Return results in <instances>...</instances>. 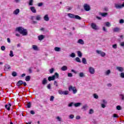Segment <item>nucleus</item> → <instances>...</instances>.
<instances>
[{"label":"nucleus","instance_id":"obj_18","mask_svg":"<svg viewBox=\"0 0 124 124\" xmlns=\"http://www.w3.org/2000/svg\"><path fill=\"white\" fill-rule=\"evenodd\" d=\"M78 43L81 44V45H84V41L82 39H79L78 41Z\"/></svg>","mask_w":124,"mask_h":124},{"label":"nucleus","instance_id":"obj_59","mask_svg":"<svg viewBox=\"0 0 124 124\" xmlns=\"http://www.w3.org/2000/svg\"><path fill=\"white\" fill-rule=\"evenodd\" d=\"M120 24H124V19H121L119 21Z\"/></svg>","mask_w":124,"mask_h":124},{"label":"nucleus","instance_id":"obj_50","mask_svg":"<svg viewBox=\"0 0 124 124\" xmlns=\"http://www.w3.org/2000/svg\"><path fill=\"white\" fill-rule=\"evenodd\" d=\"M120 77L121 78H124V73L122 72L120 74Z\"/></svg>","mask_w":124,"mask_h":124},{"label":"nucleus","instance_id":"obj_38","mask_svg":"<svg viewBox=\"0 0 124 124\" xmlns=\"http://www.w3.org/2000/svg\"><path fill=\"white\" fill-rule=\"evenodd\" d=\"M76 61L78 62H81V60H80V58H79V57L76 58Z\"/></svg>","mask_w":124,"mask_h":124},{"label":"nucleus","instance_id":"obj_60","mask_svg":"<svg viewBox=\"0 0 124 124\" xmlns=\"http://www.w3.org/2000/svg\"><path fill=\"white\" fill-rule=\"evenodd\" d=\"M72 76H73V75H72V74L69 73H68V77H72Z\"/></svg>","mask_w":124,"mask_h":124},{"label":"nucleus","instance_id":"obj_40","mask_svg":"<svg viewBox=\"0 0 124 124\" xmlns=\"http://www.w3.org/2000/svg\"><path fill=\"white\" fill-rule=\"evenodd\" d=\"M68 93H69V92H68V91H63V94H64L65 95H66V94H68Z\"/></svg>","mask_w":124,"mask_h":124},{"label":"nucleus","instance_id":"obj_57","mask_svg":"<svg viewBox=\"0 0 124 124\" xmlns=\"http://www.w3.org/2000/svg\"><path fill=\"white\" fill-rule=\"evenodd\" d=\"M70 119H74V115L73 114H71L69 116Z\"/></svg>","mask_w":124,"mask_h":124},{"label":"nucleus","instance_id":"obj_62","mask_svg":"<svg viewBox=\"0 0 124 124\" xmlns=\"http://www.w3.org/2000/svg\"><path fill=\"white\" fill-rule=\"evenodd\" d=\"M30 113L31 115H34V114H35V112H34V111L33 110H31L30 111Z\"/></svg>","mask_w":124,"mask_h":124},{"label":"nucleus","instance_id":"obj_12","mask_svg":"<svg viewBox=\"0 0 124 124\" xmlns=\"http://www.w3.org/2000/svg\"><path fill=\"white\" fill-rule=\"evenodd\" d=\"M30 9L31 10L32 13H36V10L35 9V7L31 6L30 8Z\"/></svg>","mask_w":124,"mask_h":124},{"label":"nucleus","instance_id":"obj_28","mask_svg":"<svg viewBox=\"0 0 124 124\" xmlns=\"http://www.w3.org/2000/svg\"><path fill=\"white\" fill-rule=\"evenodd\" d=\"M119 98L121 99V100H124V94H120L119 95Z\"/></svg>","mask_w":124,"mask_h":124},{"label":"nucleus","instance_id":"obj_42","mask_svg":"<svg viewBox=\"0 0 124 124\" xmlns=\"http://www.w3.org/2000/svg\"><path fill=\"white\" fill-rule=\"evenodd\" d=\"M63 92L64 91H62V90H61L58 91V93L59 94H63Z\"/></svg>","mask_w":124,"mask_h":124},{"label":"nucleus","instance_id":"obj_26","mask_svg":"<svg viewBox=\"0 0 124 124\" xmlns=\"http://www.w3.org/2000/svg\"><path fill=\"white\" fill-rule=\"evenodd\" d=\"M82 62L84 64H87V60L85 58L82 59Z\"/></svg>","mask_w":124,"mask_h":124},{"label":"nucleus","instance_id":"obj_51","mask_svg":"<svg viewBox=\"0 0 124 124\" xmlns=\"http://www.w3.org/2000/svg\"><path fill=\"white\" fill-rule=\"evenodd\" d=\"M38 6L40 7L42 6L43 5V2H40L37 4Z\"/></svg>","mask_w":124,"mask_h":124},{"label":"nucleus","instance_id":"obj_39","mask_svg":"<svg viewBox=\"0 0 124 124\" xmlns=\"http://www.w3.org/2000/svg\"><path fill=\"white\" fill-rule=\"evenodd\" d=\"M73 105H74V103L71 102L68 104V107H72V106H73Z\"/></svg>","mask_w":124,"mask_h":124},{"label":"nucleus","instance_id":"obj_61","mask_svg":"<svg viewBox=\"0 0 124 124\" xmlns=\"http://www.w3.org/2000/svg\"><path fill=\"white\" fill-rule=\"evenodd\" d=\"M101 107L102 108H105V107H106V106L105 104H101Z\"/></svg>","mask_w":124,"mask_h":124},{"label":"nucleus","instance_id":"obj_47","mask_svg":"<svg viewBox=\"0 0 124 124\" xmlns=\"http://www.w3.org/2000/svg\"><path fill=\"white\" fill-rule=\"evenodd\" d=\"M89 114H93V109H90L89 110Z\"/></svg>","mask_w":124,"mask_h":124},{"label":"nucleus","instance_id":"obj_19","mask_svg":"<svg viewBox=\"0 0 124 124\" xmlns=\"http://www.w3.org/2000/svg\"><path fill=\"white\" fill-rule=\"evenodd\" d=\"M110 73L111 71L110 70H108L105 72V74L106 76H108Z\"/></svg>","mask_w":124,"mask_h":124},{"label":"nucleus","instance_id":"obj_10","mask_svg":"<svg viewBox=\"0 0 124 124\" xmlns=\"http://www.w3.org/2000/svg\"><path fill=\"white\" fill-rule=\"evenodd\" d=\"M114 6L116 9H121V8H123L122 7V5L118 3H115L114 4Z\"/></svg>","mask_w":124,"mask_h":124},{"label":"nucleus","instance_id":"obj_52","mask_svg":"<svg viewBox=\"0 0 124 124\" xmlns=\"http://www.w3.org/2000/svg\"><path fill=\"white\" fill-rule=\"evenodd\" d=\"M116 108L117 110H122V107L120 106H117Z\"/></svg>","mask_w":124,"mask_h":124},{"label":"nucleus","instance_id":"obj_34","mask_svg":"<svg viewBox=\"0 0 124 124\" xmlns=\"http://www.w3.org/2000/svg\"><path fill=\"white\" fill-rule=\"evenodd\" d=\"M9 56H10V57H11L12 58V57H14V54H13V51L11 50L10 51Z\"/></svg>","mask_w":124,"mask_h":124},{"label":"nucleus","instance_id":"obj_17","mask_svg":"<svg viewBox=\"0 0 124 124\" xmlns=\"http://www.w3.org/2000/svg\"><path fill=\"white\" fill-rule=\"evenodd\" d=\"M44 19L45 21H49V16H48V15H46L44 17Z\"/></svg>","mask_w":124,"mask_h":124},{"label":"nucleus","instance_id":"obj_3","mask_svg":"<svg viewBox=\"0 0 124 124\" xmlns=\"http://www.w3.org/2000/svg\"><path fill=\"white\" fill-rule=\"evenodd\" d=\"M56 78H59V74H58V73H55L54 75L52 77H49L48 78V80L49 81H54Z\"/></svg>","mask_w":124,"mask_h":124},{"label":"nucleus","instance_id":"obj_6","mask_svg":"<svg viewBox=\"0 0 124 124\" xmlns=\"http://www.w3.org/2000/svg\"><path fill=\"white\" fill-rule=\"evenodd\" d=\"M91 27L93 30H94L95 31H97L98 30V26H96V24H95V23H91Z\"/></svg>","mask_w":124,"mask_h":124},{"label":"nucleus","instance_id":"obj_7","mask_svg":"<svg viewBox=\"0 0 124 124\" xmlns=\"http://www.w3.org/2000/svg\"><path fill=\"white\" fill-rule=\"evenodd\" d=\"M96 52L99 55H101V57H105V56H106V54H105L104 52H103L101 50H97Z\"/></svg>","mask_w":124,"mask_h":124},{"label":"nucleus","instance_id":"obj_5","mask_svg":"<svg viewBox=\"0 0 124 124\" xmlns=\"http://www.w3.org/2000/svg\"><path fill=\"white\" fill-rule=\"evenodd\" d=\"M83 8L85 11H90V10H91V7L90 6V5L88 4H84Z\"/></svg>","mask_w":124,"mask_h":124},{"label":"nucleus","instance_id":"obj_64","mask_svg":"<svg viewBox=\"0 0 124 124\" xmlns=\"http://www.w3.org/2000/svg\"><path fill=\"white\" fill-rule=\"evenodd\" d=\"M120 45L122 47H124V42L121 43Z\"/></svg>","mask_w":124,"mask_h":124},{"label":"nucleus","instance_id":"obj_21","mask_svg":"<svg viewBox=\"0 0 124 124\" xmlns=\"http://www.w3.org/2000/svg\"><path fill=\"white\" fill-rule=\"evenodd\" d=\"M32 48L35 51H37V50H38V47H37V46L36 45H32Z\"/></svg>","mask_w":124,"mask_h":124},{"label":"nucleus","instance_id":"obj_1","mask_svg":"<svg viewBox=\"0 0 124 124\" xmlns=\"http://www.w3.org/2000/svg\"><path fill=\"white\" fill-rule=\"evenodd\" d=\"M16 31H18L20 34H22L23 36H26L28 35V30L27 29H24L22 27H18L16 28Z\"/></svg>","mask_w":124,"mask_h":124},{"label":"nucleus","instance_id":"obj_27","mask_svg":"<svg viewBox=\"0 0 124 124\" xmlns=\"http://www.w3.org/2000/svg\"><path fill=\"white\" fill-rule=\"evenodd\" d=\"M38 39L39 40H42L43 39H44V35H41L40 36H38Z\"/></svg>","mask_w":124,"mask_h":124},{"label":"nucleus","instance_id":"obj_20","mask_svg":"<svg viewBox=\"0 0 124 124\" xmlns=\"http://www.w3.org/2000/svg\"><path fill=\"white\" fill-rule=\"evenodd\" d=\"M88 107H89L87 105H85L82 107L81 109H83V110H84V111H86V110H87Z\"/></svg>","mask_w":124,"mask_h":124},{"label":"nucleus","instance_id":"obj_14","mask_svg":"<svg viewBox=\"0 0 124 124\" xmlns=\"http://www.w3.org/2000/svg\"><path fill=\"white\" fill-rule=\"evenodd\" d=\"M5 107L8 111L10 110V107H11V104L9 103L8 104L5 105Z\"/></svg>","mask_w":124,"mask_h":124},{"label":"nucleus","instance_id":"obj_30","mask_svg":"<svg viewBox=\"0 0 124 124\" xmlns=\"http://www.w3.org/2000/svg\"><path fill=\"white\" fill-rule=\"evenodd\" d=\"M30 80H31V77H30V76H28L26 77V78H25V80H26L27 82H29V81H30Z\"/></svg>","mask_w":124,"mask_h":124},{"label":"nucleus","instance_id":"obj_16","mask_svg":"<svg viewBox=\"0 0 124 124\" xmlns=\"http://www.w3.org/2000/svg\"><path fill=\"white\" fill-rule=\"evenodd\" d=\"M21 85H23V81L19 80L16 84V86L20 87V86H21Z\"/></svg>","mask_w":124,"mask_h":124},{"label":"nucleus","instance_id":"obj_37","mask_svg":"<svg viewBox=\"0 0 124 124\" xmlns=\"http://www.w3.org/2000/svg\"><path fill=\"white\" fill-rule=\"evenodd\" d=\"M112 48L113 49H117V48H118V45L116 44L113 45Z\"/></svg>","mask_w":124,"mask_h":124},{"label":"nucleus","instance_id":"obj_63","mask_svg":"<svg viewBox=\"0 0 124 124\" xmlns=\"http://www.w3.org/2000/svg\"><path fill=\"white\" fill-rule=\"evenodd\" d=\"M76 119V120H80V119H81V117H80V116H77Z\"/></svg>","mask_w":124,"mask_h":124},{"label":"nucleus","instance_id":"obj_2","mask_svg":"<svg viewBox=\"0 0 124 124\" xmlns=\"http://www.w3.org/2000/svg\"><path fill=\"white\" fill-rule=\"evenodd\" d=\"M68 16L69 18H71L72 19H76L77 20H81L82 19V17H80V16L70 13L68 14Z\"/></svg>","mask_w":124,"mask_h":124},{"label":"nucleus","instance_id":"obj_48","mask_svg":"<svg viewBox=\"0 0 124 124\" xmlns=\"http://www.w3.org/2000/svg\"><path fill=\"white\" fill-rule=\"evenodd\" d=\"M55 71V69H54V68H51L49 70V72L50 73L52 74L53 73V72H54V71Z\"/></svg>","mask_w":124,"mask_h":124},{"label":"nucleus","instance_id":"obj_8","mask_svg":"<svg viewBox=\"0 0 124 124\" xmlns=\"http://www.w3.org/2000/svg\"><path fill=\"white\" fill-rule=\"evenodd\" d=\"M89 70L91 74H94V72H95L94 68H93V67H89Z\"/></svg>","mask_w":124,"mask_h":124},{"label":"nucleus","instance_id":"obj_56","mask_svg":"<svg viewBox=\"0 0 124 124\" xmlns=\"http://www.w3.org/2000/svg\"><path fill=\"white\" fill-rule=\"evenodd\" d=\"M107 103V102L106 101V100L103 99L102 100V104H106Z\"/></svg>","mask_w":124,"mask_h":124},{"label":"nucleus","instance_id":"obj_44","mask_svg":"<svg viewBox=\"0 0 124 124\" xmlns=\"http://www.w3.org/2000/svg\"><path fill=\"white\" fill-rule=\"evenodd\" d=\"M54 98H55V97H54V96H51L50 98V101H54Z\"/></svg>","mask_w":124,"mask_h":124},{"label":"nucleus","instance_id":"obj_29","mask_svg":"<svg viewBox=\"0 0 124 124\" xmlns=\"http://www.w3.org/2000/svg\"><path fill=\"white\" fill-rule=\"evenodd\" d=\"M47 84V79L46 78H44L43 80L42 81V84L43 85H46Z\"/></svg>","mask_w":124,"mask_h":124},{"label":"nucleus","instance_id":"obj_46","mask_svg":"<svg viewBox=\"0 0 124 124\" xmlns=\"http://www.w3.org/2000/svg\"><path fill=\"white\" fill-rule=\"evenodd\" d=\"M103 31L105 32H107L108 31H107V29L105 27H103Z\"/></svg>","mask_w":124,"mask_h":124},{"label":"nucleus","instance_id":"obj_13","mask_svg":"<svg viewBox=\"0 0 124 124\" xmlns=\"http://www.w3.org/2000/svg\"><path fill=\"white\" fill-rule=\"evenodd\" d=\"M116 69L120 72H123L124 71V68L122 67H116Z\"/></svg>","mask_w":124,"mask_h":124},{"label":"nucleus","instance_id":"obj_25","mask_svg":"<svg viewBox=\"0 0 124 124\" xmlns=\"http://www.w3.org/2000/svg\"><path fill=\"white\" fill-rule=\"evenodd\" d=\"M77 54H78V57H79V58H82V52H81V51H78L77 52Z\"/></svg>","mask_w":124,"mask_h":124},{"label":"nucleus","instance_id":"obj_43","mask_svg":"<svg viewBox=\"0 0 124 124\" xmlns=\"http://www.w3.org/2000/svg\"><path fill=\"white\" fill-rule=\"evenodd\" d=\"M93 97H94V98L97 99V98H98V95H97V94H96V93H94L93 94Z\"/></svg>","mask_w":124,"mask_h":124},{"label":"nucleus","instance_id":"obj_53","mask_svg":"<svg viewBox=\"0 0 124 124\" xmlns=\"http://www.w3.org/2000/svg\"><path fill=\"white\" fill-rule=\"evenodd\" d=\"M54 86H56V87H58V82L57 81V80L54 81Z\"/></svg>","mask_w":124,"mask_h":124},{"label":"nucleus","instance_id":"obj_11","mask_svg":"<svg viewBox=\"0 0 124 124\" xmlns=\"http://www.w3.org/2000/svg\"><path fill=\"white\" fill-rule=\"evenodd\" d=\"M33 18L35 19V20H36L37 21H40V20H41V16L37 15L33 17Z\"/></svg>","mask_w":124,"mask_h":124},{"label":"nucleus","instance_id":"obj_35","mask_svg":"<svg viewBox=\"0 0 124 124\" xmlns=\"http://www.w3.org/2000/svg\"><path fill=\"white\" fill-rule=\"evenodd\" d=\"M12 76H13V77H16V76H17V73H16V72H13L12 73Z\"/></svg>","mask_w":124,"mask_h":124},{"label":"nucleus","instance_id":"obj_36","mask_svg":"<svg viewBox=\"0 0 124 124\" xmlns=\"http://www.w3.org/2000/svg\"><path fill=\"white\" fill-rule=\"evenodd\" d=\"M75 56L76 55L74 52L72 53L70 55V57H71V58H75Z\"/></svg>","mask_w":124,"mask_h":124},{"label":"nucleus","instance_id":"obj_22","mask_svg":"<svg viewBox=\"0 0 124 124\" xmlns=\"http://www.w3.org/2000/svg\"><path fill=\"white\" fill-rule=\"evenodd\" d=\"M108 14L107 13H100V15L102 16V17H106V16H107Z\"/></svg>","mask_w":124,"mask_h":124},{"label":"nucleus","instance_id":"obj_31","mask_svg":"<svg viewBox=\"0 0 124 124\" xmlns=\"http://www.w3.org/2000/svg\"><path fill=\"white\" fill-rule=\"evenodd\" d=\"M79 77H85V74H84V73L83 72H80L79 74Z\"/></svg>","mask_w":124,"mask_h":124},{"label":"nucleus","instance_id":"obj_33","mask_svg":"<svg viewBox=\"0 0 124 124\" xmlns=\"http://www.w3.org/2000/svg\"><path fill=\"white\" fill-rule=\"evenodd\" d=\"M29 4L31 6L33 5V0H30Z\"/></svg>","mask_w":124,"mask_h":124},{"label":"nucleus","instance_id":"obj_49","mask_svg":"<svg viewBox=\"0 0 124 124\" xmlns=\"http://www.w3.org/2000/svg\"><path fill=\"white\" fill-rule=\"evenodd\" d=\"M105 24H106V26L107 27H110V26H111V24H110V23H109V22H106V23H105Z\"/></svg>","mask_w":124,"mask_h":124},{"label":"nucleus","instance_id":"obj_58","mask_svg":"<svg viewBox=\"0 0 124 124\" xmlns=\"http://www.w3.org/2000/svg\"><path fill=\"white\" fill-rule=\"evenodd\" d=\"M1 49L2 50V51H4V50H5V46H1Z\"/></svg>","mask_w":124,"mask_h":124},{"label":"nucleus","instance_id":"obj_15","mask_svg":"<svg viewBox=\"0 0 124 124\" xmlns=\"http://www.w3.org/2000/svg\"><path fill=\"white\" fill-rule=\"evenodd\" d=\"M19 12H20V10L19 9H16L14 11L13 14H14L15 15H18Z\"/></svg>","mask_w":124,"mask_h":124},{"label":"nucleus","instance_id":"obj_41","mask_svg":"<svg viewBox=\"0 0 124 124\" xmlns=\"http://www.w3.org/2000/svg\"><path fill=\"white\" fill-rule=\"evenodd\" d=\"M56 119L59 122H62V118L60 117V116H57Z\"/></svg>","mask_w":124,"mask_h":124},{"label":"nucleus","instance_id":"obj_23","mask_svg":"<svg viewBox=\"0 0 124 124\" xmlns=\"http://www.w3.org/2000/svg\"><path fill=\"white\" fill-rule=\"evenodd\" d=\"M61 70H62V71H65V70H67V66H63L61 68Z\"/></svg>","mask_w":124,"mask_h":124},{"label":"nucleus","instance_id":"obj_55","mask_svg":"<svg viewBox=\"0 0 124 124\" xmlns=\"http://www.w3.org/2000/svg\"><path fill=\"white\" fill-rule=\"evenodd\" d=\"M113 118H119V116L117 114H113Z\"/></svg>","mask_w":124,"mask_h":124},{"label":"nucleus","instance_id":"obj_9","mask_svg":"<svg viewBox=\"0 0 124 124\" xmlns=\"http://www.w3.org/2000/svg\"><path fill=\"white\" fill-rule=\"evenodd\" d=\"M113 32H119L121 31V29L119 27H115L112 29Z\"/></svg>","mask_w":124,"mask_h":124},{"label":"nucleus","instance_id":"obj_45","mask_svg":"<svg viewBox=\"0 0 124 124\" xmlns=\"http://www.w3.org/2000/svg\"><path fill=\"white\" fill-rule=\"evenodd\" d=\"M27 106L28 108H31V103H28L27 105Z\"/></svg>","mask_w":124,"mask_h":124},{"label":"nucleus","instance_id":"obj_54","mask_svg":"<svg viewBox=\"0 0 124 124\" xmlns=\"http://www.w3.org/2000/svg\"><path fill=\"white\" fill-rule=\"evenodd\" d=\"M5 67L7 69H10V66H9V65H6Z\"/></svg>","mask_w":124,"mask_h":124},{"label":"nucleus","instance_id":"obj_24","mask_svg":"<svg viewBox=\"0 0 124 124\" xmlns=\"http://www.w3.org/2000/svg\"><path fill=\"white\" fill-rule=\"evenodd\" d=\"M54 50L56 51V52H61V47H54Z\"/></svg>","mask_w":124,"mask_h":124},{"label":"nucleus","instance_id":"obj_32","mask_svg":"<svg viewBox=\"0 0 124 124\" xmlns=\"http://www.w3.org/2000/svg\"><path fill=\"white\" fill-rule=\"evenodd\" d=\"M81 105V103H77L75 104H74V106H75V107H79Z\"/></svg>","mask_w":124,"mask_h":124},{"label":"nucleus","instance_id":"obj_4","mask_svg":"<svg viewBox=\"0 0 124 124\" xmlns=\"http://www.w3.org/2000/svg\"><path fill=\"white\" fill-rule=\"evenodd\" d=\"M68 90L69 92H71L72 91L74 94H75V93H77V88H76V87H73L71 85L69 86Z\"/></svg>","mask_w":124,"mask_h":124}]
</instances>
